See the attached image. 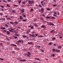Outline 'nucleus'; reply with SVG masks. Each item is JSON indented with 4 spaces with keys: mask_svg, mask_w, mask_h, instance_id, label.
Segmentation results:
<instances>
[{
    "mask_svg": "<svg viewBox=\"0 0 63 63\" xmlns=\"http://www.w3.org/2000/svg\"><path fill=\"white\" fill-rule=\"evenodd\" d=\"M6 19H7V20H11V19L9 17H7Z\"/></svg>",
    "mask_w": 63,
    "mask_h": 63,
    "instance_id": "6e6552de",
    "label": "nucleus"
},
{
    "mask_svg": "<svg viewBox=\"0 0 63 63\" xmlns=\"http://www.w3.org/2000/svg\"><path fill=\"white\" fill-rule=\"evenodd\" d=\"M0 7H1L2 8H4V6H2V5H0Z\"/></svg>",
    "mask_w": 63,
    "mask_h": 63,
    "instance_id": "72a5a7b5",
    "label": "nucleus"
},
{
    "mask_svg": "<svg viewBox=\"0 0 63 63\" xmlns=\"http://www.w3.org/2000/svg\"><path fill=\"white\" fill-rule=\"evenodd\" d=\"M23 21L24 22H25L26 21V19H24L23 20Z\"/></svg>",
    "mask_w": 63,
    "mask_h": 63,
    "instance_id": "c9c22d12",
    "label": "nucleus"
},
{
    "mask_svg": "<svg viewBox=\"0 0 63 63\" xmlns=\"http://www.w3.org/2000/svg\"><path fill=\"white\" fill-rule=\"evenodd\" d=\"M7 33L8 34H8H10V32L8 31H7Z\"/></svg>",
    "mask_w": 63,
    "mask_h": 63,
    "instance_id": "b1692460",
    "label": "nucleus"
},
{
    "mask_svg": "<svg viewBox=\"0 0 63 63\" xmlns=\"http://www.w3.org/2000/svg\"><path fill=\"white\" fill-rule=\"evenodd\" d=\"M44 8H41V11H42V12L44 11Z\"/></svg>",
    "mask_w": 63,
    "mask_h": 63,
    "instance_id": "7c9ffc66",
    "label": "nucleus"
},
{
    "mask_svg": "<svg viewBox=\"0 0 63 63\" xmlns=\"http://www.w3.org/2000/svg\"><path fill=\"white\" fill-rule=\"evenodd\" d=\"M33 28H34V27H31V29H33Z\"/></svg>",
    "mask_w": 63,
    "mask_h": 63,
    "instance_id": "58836bf2",
    "label": "nucleus"
},
{
    "mask_svg": "<svg viewBox=\"0 0 63 63\" xmlns=\"http://www.w3.org/2000/svg\"><path fill=\"white\" fill-rule=\"evenodd\" d=\"M43 36L42 35H39L38 36V37H43Z\"/></svg>",
    "mask_w": 63,
    "mask_h": 63,
    "instance_id": "4c0bfd02",
    "label": "nucleus"
},
{
    "mask_svg": "<svg viewBox=\"0 0 63 63\" xmlns=\"http://www.w3.org/2000/svg\"><path fill=\"white\" fill-rule=\"evenodd\" d=\"M3 2H5V3H7V2L5 1V0H3Z\"/></svg>",
    "mask_w": 63,
    "mask_h": 63,
    "instance_id": "8fccbe9b",
    "label": "nucleus"
},
{
    "mask_svg": "<svg viewBox=\"0 0 63 63\" xmlns=\"http://www.w3.org/2000/svg\"><path fill=\"white\" fill-rule=\"evenodd\" d=\"M25 10L24 9H22V10H21V11L22 13H23L24 12Z\"/></svg>",
    "mask_w": 63,
    "mask_h": 63,
    "instance_id": "20e7f679",
    "label": "nucleus"
},
{
    "mask_svg": "<svg viewBox=\"0 0 63 63\" xmlns=\"http://www.w3.org/2000/svg\"><path fill=\"white\" fill-rule=\"evenodd\" d=\"M0 60H4L3 59H2L1 58H0Z\"/></svg>",
    "mask_w": 63,
    "mask_h": 63,
    "instance_id": "79ce46f5",
    "label": "nucleus"
},
{
    "mask_svg": "<svg viewBox=\"0 0 63 63\" xmlns=\"http://www.w3.org/2000/svg\"><path fill=\"white\" fill-rule=\"evenodd\" d=\"M13 5L14 6L16 7H18V5Z\"/></svg>",
    "mask_w": 63,
    "mask_h": 63,
    "instance_id": "9d476101",
    "label": "nucleus"
},
{
    "mask_svg": "<svg viewBox=\"0 0 63 63\" xmlns=\"http://www.w3.org/2000/svg\"><path fill=\"white\" fill-rule=\"evenodd\" d=\"M37 60L38 61H40V59L38 58L37 59Z\"/></svg>",
    "mask_w": 63,
    "mask_h": 63,
    "instance_id": "3c124183",
    "label": "nucleus"
},
{
    "mask_svg": "<svg viewBox=\"0 0 63 63\" xmlns=\"http://www.w3.org/2000/svg\"><path fill=\"white\" fill-rule=\"evenodd\" d=\"M51 19H55V18L54 17L52 16L51 17Z\"/></svg>",
    "mask_w": 63,
    "mask_h": 63,
    "instance_id": "f3484780",
    "label": "nucleus"
},
{
    "mask_svg": "<svg viewBox=\"0 0 63 63\" xmlns=\"http://www.w3.org/2000/svg\"><path fill=\"white\" fill-rule=\"evenodd\" d=\"M15 39H17V37L16 36H15V37H14Z\"/></svg>",
    "mask_w": 63,
    "mask_h": 63,
    "instance_id": "864d4df0",
    "label": "nucleus"
},
{
    "mask_svg": "<svg viewBox=\"0 0 63 63\" xmlns=\"http://www.w3.org/2000/svg\"><path fill=\"white\" fill-rule=\"evenodd\" d=\"M35 36H37V35H38V34H35Z\"/></svg>",
    "mask_w": 63,
    "mask_h": 63,
    "instance_id": "052dcab7",
    "label": "nucleus"
},
{
    "mask_svg": "<svg viewBox=\"0 0 63 63\" xmlns=\"http://www.w3.org/2000/svg\"><path fill=\"white\" fill-rule=\"evenodd\" d=\"M46 18L49 19V18H50V17L48 16H47L46 17Z\"/></svg>",
    "mask_w": 63,
    "mask_h": 63,
    "instance_id": "2f4dec72",
    "label": "nucleus"
},
{
    "mask_svg": "<svg viewBox=\"0 0 63 63\" xmlns=\"http://www.w3.org/2000/svg\"><path fill=\"white\" fill-rule=\"evenodd\" d=\"M21 42V40H19L18 41H17V42L18 43H20V42Z\"/></svg>",
    "mask_w": 63,
    "mask_h": 63,
    "instance_id": "cd10ccee",
    "label": "nucleus"
},
{
    "mask_svg": "<svg viewBox=\"0 0 63 63\" xmlns=\"http://www.w3.org/2000/svg\"><path fill=\"white\" fill-rule=\"evenodd\" d=\"M28 44H30V45H31L32 44V42H28Z\"/></svg>",
    "mask_w": 63,
    "mask_h": 63,
    "instance_id": "5701e85b",
    "label": "nucleus"
},
{
    "mask_svg": "<svg viewBox=\"0 0 63 63\" xmlns=\"http://www.w3.org/2000/svg\"><path fill=\"white\" fill-rule=\"evenodd\" d=\"M40 51H42V52H44V50L43 49H41L40 50Z\"/></svg>",
    "mask_w": 63,
    "mask_h": 63,
    "instance_id": "4be33fe9",
    "label": "nucleus"
},
{
    "mask_svg": "<svg viewBox=\"0 0 63 63\" xmlns=\"http://www.w3.org/2000/svg\"><path fill=\"white\" fill-rule=\"evenodd\" d=\"M7 7H10V6L9 5V4H7Z\"/></svg>",
    "mask_w": 63,
    "mask_h": 63,
    "instance_id": "a878e982",
    "label": "nucleus"
},
{
    "mask_svg": "<svg viewBox=\"0 0 63 63\" xmlns=\"http://www.w3.org/2000/svg\"><path fill=\"white\" fill-rule=\"evenodd\" d=\"M58 48H59V49H60V48H61V47H62V46H58Z\"/></svg>",
    "mask_w": 63,
    "mask_h": 63,
    "instance_id": "2eb2a0df",
    "label": "nucleus"
},
{
    "mask_svg": "<svg viewBox=\"0 0 63 63\" xmlns=\"http://www.w3.org/2000/svg\"><path fill=\"white\" fill-rule=\"evenodd\" d=\"M34 26H38V25L37 24H35L34 25Z\"/></svg>",
    "mask_w": 63,
    "mask_h": 63,
    "instance_id": "5fc2aeb1",
    "label": "nucleus"
},
{
    "mask_svg": "<svg viewBox=\"0 0 63 63\" xmlns=\"http://www.w3.org/2000/svg\"><path fill=\"white\" fill-rule=\"evenodd\" d=\"M22 3H23V4H25V2H24V1L22 2Z\"/></svg>",
    "mask_w": 63,
    "mask_h": 63,
    "instance_id": "de8ad7c7",
    "label": "nucleus"
},
{
    "mask_svg": "<svg viewBox=\"0 0 63 63\" xmlns=\"http://www.w3.org/2000/svg\"><path fill=\"white\" fill-rule=\"evenodd\" d=\"M11 46H15V47H16V45H15V44H12L11 45Z\"/></svg>",
    "mask_w": 63,
    "mask_h": 63,
    "instance_id": "1a4fd4ad",
    "label": "nucleus"
},
{
    "mask_svg": "<svg viewBox=\"0 0 63 63\" xmlns=\"http://www.w3.org/2000/svg\"><path fill=\"white\" fill-rule=\"evenodd\" d=\"M3 15V13H0V15L2 16V15Z\"/></svg>",
    "mask_w": 63,
    "mask_h": 63,
    "instance_id": "603ef678",
    "label": "nucleus"
},
{
    "mask_svg": "<svg viewBox=\"0 0 63 63\" xmlns=\"http://www.w3.org/2000/svg\"><path fill=\"white\" fill-rule=\"evenodd\" d=\"M22 37H23L24 38H26V37H27V36L26 35H23Z\"/></svg>",
    "mask_w": 63,
    "mask_h": 63,
    "instance_id": "ddd939ff",
    "label": "nucleus"
},
{
    "mask_svg": "<svg viewBox=\"0 0 63 63\" xmlns=\"http://www.w3.org/2000/svg\"><path fill=\"white\" fill-rule=\"evenodd\" d=\"M6 39H7V40L8 41H9V39H8V38H6Z\"/></svg>",
    "mask_w": 63,
    "mask_h": 63,
    "instance_id": "bf43d9fd",
    "label": "nucleus"
},
{
    "mask_svg": "<svg viewBox=\"0 0 63 63\" xmlns=\"http://www.w3.org/2000/svg\"><path fill=\"white\" fill-rule=\"evenodd\" d=\"M53 32H54V30H52V31L50 32V33H53Z\"/></svg>",
    "mask_w": 63,
    "mask_h": 63,
    "instance_id": "a211bd4d",
    "label": "nucleus"
},
{
    "mask_svg": "<svg viewBox=\"0 0 63 63\" xmlns=\"http://www.w3.org/2000/svg\"><path fill=\"white\" fill-rule=\"evenodd\" d=\"M42 16H43V17H45V16L44 14H42Z\"/></svg>",
    "mask_w": 63,
    "mask_h": 63,
    "instance_id": "09e8293b",
    "label": "nucleus"
},
{
    "mask_svg": "<svg viewBox=\"0 0 63 63\" xmlns=\"http://www.w3.org/2000/svg\"><path fill=\"white\" fill-rule=\"evenodd\" d=\"M15 36H19V34H15Z\"/></svg>",
    "mask_w": 63,
    "mask_h": 63,
    "instance_id": "bb28decb",
    "label": "nucleus"
},
{
    "mask_svg": "<svg viewBox=\"0 0 63 63\" xmlns=\"http://www.w3.org/2000/svg\"><path fill=\"white\" fill-rule=\"evenodd\" d=\"M47 11H50V9H49V8H47Z\"/></svg>",
    "mask_w": 63,
    "mask_h": 63,
    "instance_id": "dca6fc26",
    "label": "nucleus"
},
{
    "mask_svg": "<svg viewBox=\"0 0 63 63\" xmlns=\"http://www.w3.org/2000/svg\"><path fill=\"white\" fill-rule=\"evenodd\" d=\"M12 12H13V13H16V12H15V11L14 10H12Z\"/></svg>",
    "mask_w": 63,
    "mask_h": 63,
    "instance_id": "37998d69",
    "label": "nucleus"
},
{
    "mask_svg": "<svg viewBox=\"0 0 63 63\" xmlns=\"http://www.w3.org/2000/svg\"><path fill=\"white\" fill-rule=\"evenodd\" d=\"M41 3L42 4V6H44V5H45V2L43 1H42L41 2Z\"/></svg>",
    "mask_w": 63,
    "mask_h": 63,
    "instance_id": "f257e3e1",
    "label": "nucleus"
},
{
    "mask_svg": "<svg viewBox=\"0 0 63 63\" xmlns=\"http://www.w3.org/2000/svg\"><path fill=\"white\" fill-rule=\"evenodd\" d=\"M19 3V4H20V3H21V1H18V2Z\"/></svg>",
    "mask_w": 63,
    "mask_h": 63,
    "instance_id": "e433bc0d",
    "label": "nucleus"
},
{
    "mask_svg": "<svg viewBox=\"0 0 63 63\" xmlns=\"http://www.w3.org/2000/svg\"><path fill=\"white\" fill-rule=\"evenodd\" d=\"M11 30H14V29H11Z\"/></svg>",
    "mask_w": 63,
    "mask_h": 63,
    "instance_id": "e2e57ef3",
    "label": "nucleus"
},
{
    "mask_svg": "<svg viewBox=\"0 0 63 63\" xmlns=\"http://www.w3.org/2000/svg\"><path fill=\"white\" fill-rule=\"evenodd\" d=\"M9 31L10 32H13V31H12L10 30H9Z\"/></svg>",
    "mask_w": 63,
    "mask_h": 63,
    "instance_id": "c85d7f7f",
    "label": "nucleus"
},
{
    "mask_svg": "<svg viewBox=\"0 0 63 63\" xmlns=\"http://www.w3.org/2000/svg\"><path fill=\"white\" fill-rule=\"evenodd\" d=\"M27 55L28 57H30V56L31 55V53L29 52H28V53Z\"/></svg>",
    "mask_w": 63,
    "mask_h": 63,
    "instance_id": "f03ea898",
    "label": "nucleus"
},
{
    "mask_svg": "<svg viewBox=\"0 0 63 63\" xmlns=\"http://www.w3.org/2000/svg\"><path fill=\"white\" fill-rule=\"evenodd\" d=\"M43 18H42L41 19V20H43Z\"/></svg>",
    "mask_w": 63,
    "mask_h": 63,
    "instance_id": "774afa93",
    "label": "nucleus"
},
{
    "mask_svg": "<svg viewBox=\"0 0 63 63\" xmlns=\"http://www.w3.org/2000/svg\"><path fill=\"white\" fill-rule=\"evenodd\" d=\"M20 19H23V18H22V16H20Z\"/></svg>",
    "mask_w": 63,
    "mask_h": 63,
    "instance_id": "9b49d317",
    "label": "nucleus"
},
{
    "mask_svg": "<svg viewBox=\"0 0 63 63\" xmlns=\"http://www.w3.org/2000/svg\"><path fill=\"white\" fill-rule=\"evenodd\" d=\"M28 1L29 3V4H33V1H30V0H29Z\"/></svg>",
    "mask_w": 63,
    "mask_h": 63,
    "instance_id": "7ed1b4c3",
    "label": "nucleus"
},
{
    "mask_svg": "<svg viewBox=\"0 0 63 63\" xmlns=\"http://www.w3.org/2000/svg\"><path fill=\"white\" fill-rule=\"evenodd\" d=\"M1 9L2 10L1 11H2V12L3 11H4V9H3L1 8Z\"/></svg>",
    "mask_w": 63,
    "mask_h": 63,
    "instance_id": "6e6d98bb",
    "label": "nucleus"
},
{
    "mask_svg": "<svg viewBox=\"0 0 63 63\" xmlns=\"http://www.w3.org/2000/svg\"><path fill=\"white\" fill-rule=\"evenodd\" d=\"M5 18H2V20H4L5 21Z\"/></svg>",
    "mask_w": 63,
    "mask_h": 63,
    "instance_id": "c03bdc74",
    "label": "nucleus"
},
{
    "mask_svg": "<svg viewBox=\"0 0 63 63\" xmlns=\"http://www.w3.org/2000/svg\"><path fill=\"white\" fill-rule=\"evenodd\" d=\"M52 40H55V38L53 37L52 39Z\"/></svg>",
    "mask_w": 63,
    "mask_h": 63,
    "instance_id": "f704fd0d",
    "label": "nucleus"
},
{
    "mask_svg": "<svg viewBox=\"0 0 63 63\" xmlns=\"http://www.w3.org/2000/svg\"><path fill=\"white\" fill-rule=\"evenodd\" d=\"M49 23V25H52V26H54V24H53L51 22H50Z\"/></svg>",
    "mask_w": 63,
    "mask_h": 63,
    "instance_id": "0eeeda50",
    "label": "nucleus"
},
{
    "mask_svg": "<svg viewBox=\"0 0 63 63\" xmlns=\"http://www.w3.org/2000/svg\"><path fill=\"white\" fill-rule=\"evenodd\" d=\"M0 20H3L2 19L0 18Z\"/></svg>",
    "mask_w": 63,
    "mask_h": 63,
    "instance_id": "0e129e2a",
    "label": "nucleus"
},
{
    "mask_svg": "<svg viewBox=\"0 0 63 63\" xmlns=\"http://www.w3.org/2000/svg\"><path fill=\"white\" fill-rule=\"evenodd\" d=\"M56 50V49H53L52 50V51H53V52L54 51H55V50Z\"/></svg>",
    "mask_w": 63,
    "mask_h": 63,
    "instance_id": "473e14b6",
    "label": "nucleus"
},
{
    "mask_svg": "<svg viewBox=\"0 0 63 63\" xmlns=\"http://www.w3.org/2000/svg\"><path fill=\"white\" fill-rule=\"evenodd\" d=\"M15 23H17V24H18V22H15Z\"/></svg>",
    "mask_w": 63,
    "mask_h": 63,
    "instance_id": "4d7b16f0",
    "label": "nucleus"
},
{
    "mask_svg": "<svg viewBox=\"0 0 63 63\" xmlns=\"http://www.w3.org/2000/svg\"><path fill=\"white\" fill-rule=\"evenodd\" d=\"M1 29H6V28L1 27Z\"/></svg>",
    "mask_w": 63,
    "mask_h": 63,
    "instance_id": "6ab92c4d",
    "label": "nucleus"
},
{
    "mask_svg": "<svg viewBox=\"0 0 63 63\" xmlns=\"http://www.w3.org/2000/svg\"><path fill=\"white\" fill-rule=\"evenodd\" d=\"M55 51L56 52H59L60 51V50L58 49H56L55 50Z\"/></svg>",
    "mask_w": 63,
    "mask_h": 63,
    "instance_id": "423d86ee",
    "label": "nucleus"
},
{
    "mask_svg": "<svg viewBox=\"0 0 63 63\" xmlns=\"http://www.w3.org/2000/svg\"><path fill=\"white\" fill-rule=\"evenodd\" d=\"M43 21V22H46V23H49L48 22H47V21Z\"/></svg>",
    "mask_w": 63,
    "mask_h": 63,
    "instance_id": "393cba45",
    "label": "nucleus"
},
{
    "mask_svg": "<svg viewBox=\"0 0 63 63\" xmlns=\"http://www.w3.org/2000/svg\"><path fill=\"white\" fill-rule=\"evenodd\" d=\"M33 9L32 8L31 9V12H32L33 11Z\"/></svg>",
    "mask_w": 63,
    "mask_h": 63,
    "instance_id": "ea45409f",
    "label": "nucleus"
},
{
    "mask_svg": "<svg viewBox=\"0 0 63 63\" xmlns=\"http://www.w3.org/2000/svg\"><path fill=\"white\" fill-rule=\"evenodd\" d=\"M10 23H11V24H13L14 23V22H10Z\"/></svg>",
    "mask_w": 63,
    "mask_h": 63,
    "instance_id": "49530a36",
    "label": "nucleus"
},
{
    "mask_svg": "<svg viewBox=\"0 0 63 63\" xmlns=\"http://www.w3.org/2000/svg\"><path fill=\"white\" fill-rule=\"evenodd\" d=\"M30 36H32V37H35V35L33 34H30Z\"/></svg>",
    "mask_w": 63,
    "mask_h": 63,
    "instance_id": "412c9836",
    "label": "nucleus"
},
{
    "mask_svg": "<svg viewBox=\"0 0 63 63\" xmlns=\"http://www.w3.org/2000/svg\"><path fill=\"white\" fill-rule=\"evenodd\" d=\"M20 61L22 62H26V60L25 59L21 60Z\"/></svg>",
    "mask_w": 63,
    "mask_h": 63,
    "instance_id": "39448f33",
    "label": "nucleus"
},
{
    "mask_svg": "<svg viewBox=\"0 0 63 63\" xmlns=\"http://www.w3.org/2000/svg\"><path fill=\"white\" fill-rule=\"evenodd\" d=\"M41 27H42V28H44L45 27V26L44 25H42L41 26Z\"/></svg>",
    "mask_w": 63,
    "mask_h": 63,
    "instance_id": "aec40b11",
    "label": "nucleus"
},
{
    "mask_svg": "<svg viewBox=\"0 0 63 63\" xmlns=\"http://www.w3.org/2000/svg\"><path fill=\"white\" fill-rule=\"evenodd\" d=\"M5 26L6 27H8V26H8V25H7L6 24H5Z\"/></svg>",
    "mask_w": 63,
    "mask_h": 63,
    "instance_id": "a19ab883",
    "label": "nucleus"
},
{
    "mask_svg": "<svg viewBox=\"0 0 63 63\" xmlns=\"http://www.w3.org/2000/svg\"><path fill=\"white\" fill-rule=\"evenodd\" d=\"M52 57H55V55L54 54H52Z\"/></svg>",
    "mask_w": 63,
    "mask_h": 63,
    "instance_id": "c756f323",
    "label": "nucleus"
},
{
    "mask_svg": "<svg viewBox=\"0 0 63 63\" xmlns=\"http://www.w3.org/2000/svg\"><path fill=\"white\" fill-rule=\"evenodd\" d=\"M39 6L40 7H42V6H41V5H39Z\"/></svg>",
    "mask_w": 63,
    "mask_h": 63,
    "instance_id": "69168bd1",
    "label": "nucleus"
},
{
    "mask_svg": "<svg viewBox=\"0 0 63 63\" xmlns=\"http://www.w3.org/2000/svg\"><path fill=\"white\" fill-rule=\"evenodd\" d=\"M35 60H38V58H35Z\"/></svg>",
    "mask_w": 63,
    "mask_h": 63,
    "instance_id": "338daca9",
    "label": "nucleus"
},
{
    "mask_svg": "<svg viewBox=\"0 0 63 63\" xmlns=\"http://www.w3.org/2000/svg\"><path fill=\"white\" fill-rule=\"evenodd\" d=\"M3 31L4 32H6V31L5 30H4Z\"/></svg>",
    "mask_w": 63,
    "mask_h": 63,
    "instance_id": "680f3d73",
    "label": "nucleus"
},
{
    "mask_svg": "<svg viewBox=\"0 0 63 63\" xmlns=\"http://www.w3.org/2000/svg\"><path fill=\"white\" fill-rule=\"evenodd\" d=\"M53 7H56V6H57V5L56 4H54L53 5Z\"/></svg>",
    "mask_w": 63,
    "mask_h": 63,
    "instance_id": "f8f14e48",
    "label": "nucleus"
},
{
    "mask_svg": "<svg viewBox=\"0 0 63 63\" xmlns=\"http://www.w3.org/2000/svg\"><path fill=\"white\" fill-rule=\"evenodd\" d=\"M48 45H49V46H51V43L50 42L49 43Z\"/></svg>",
    "mask_w": 63,
    "mask_h": 63,
    "instance_id": "4468645a",
    "label": "nucleus"
},
{
    "mask_svg": "<svg viewBox=\"0 0 63 63\" xmlns=\"http://www.w3.org/2000/svg\"><path fill=\"white\" fill-rule=\"evenodd\" d=\"M8 2H11V0H8Z\"/></svg>",
    "mask_w": 63,
    "mask_h": 63,
    "instance_id": "13d9d810",
    "label": "nucleus"
},
{
    "mask_svg": "<svg viewBox=\"0 0 63 63\" xmlns=\"http://www.w3.org/2000/svg\"><path fill=\"white\" fill-rule=\"evenodd\" d=\"M37 47H39V48H41V46H37Z\"/></svg>",
    "mask_w": 63,
    "mask_h": 63,
    "instance_id": "a18cd8bd",
    "label": "nucleus"
}]
</instances>
